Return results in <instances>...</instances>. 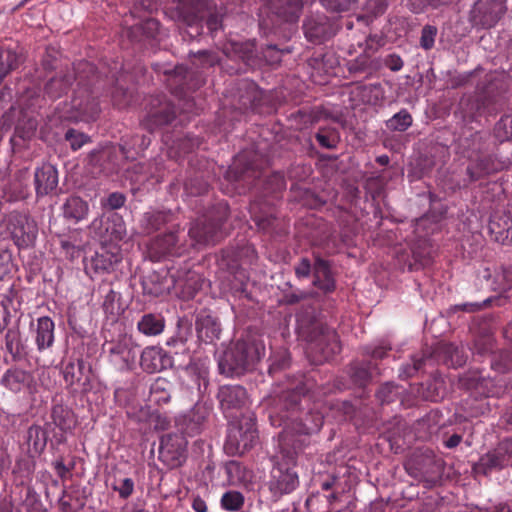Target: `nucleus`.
<instances>
[{
  "label": "nucleus",
  "mask_w": 512,
  "mask_h": 512,
  "mask_svg": "<svg viewBox=\"0 0 512 512\" xmlns=\"http://www.w3.org/2000/svg\"><path fill=\"white\" fill-rule=\"evenodd\" d=\"M306 396L294 390L282 391L268 402V418L274 427H283L280 434L279 453L271 471L269 490L276 497L293 492L299 485L298 474L293 470L297 458L310 444L309 436L318 432L324 422L323 415L304 409Z\"/></svg>",
  "instance_id": "1"
},
{
  "label": "nucleus",
  "mask_w": 512,
  "mask_h": 512,
  "mask_svg": "<svg viewBox=\"0 0 512 512\" xmlns=\"http://www.w3.org/2000/svg\"><path fill=\"white\" fill-rule=\"evenodd\" d=\"M97 80L96 67L88 61H80L72 69L61 70L51 77L44 85V94L51 100H57L66 95L76 82L72 108L79 113L82 120H95L100 113V106L92 86Z\"/></svg>",
  "instance_id": "2"
},
{
  "label": "nucleus",
  "mask_w": 512,
  "mask_h": 512,
  "mask_svg": "<svg viewBox=\"0 0 512 512\" xmlns=\"http://www.w3.org/2000/svg\"><path fill=\"white\" fill-rule=\"evenodd\" d=\"M296 332L307 342V353L316 364L331 360L341 352L339 336L316 317L314 306H302L296 314Z\"/></svg>",
  "instance_id": "3"
},
{
  "label": "nucleus",
  "mask_w": 512,
  "mask_h": 512,
  "mask_svg": "<svg viewBox=\"0 0 512 512\" xmlns=\"http://www.w3.org/2000/svg\"><path fill=\"white\" fill-rule=\"evenodd\" d=\"M256 154L247 152L240 153L235 158L233 164L226 172V178L233 182H244L247 185L257 187L262 184L264 195H276L282 192L286 187V181L283 173L277 171L265 177L261 181L263 175L255 163Z\"/></svg>",
  "instance_id": "4"
},
{
  "label": "nucleus",
  "mask_w": 512,
  "mask_h": 512,
  "mask_svg": "<svg viewBox=\"0 0 512 512\" xmlns=\"http://www.w3.org/2000/svg\"><path fill=\"white\" fill-rule=\"evenodd\" d=\"M264 348L258 344L237 341L219 359L218 366L221 374L239 376L253 368L260 360Z\"/></svg>",
  "instance_id": "5"
},
{
  "label": "nucleus",
  "mask_w": 512,
  "mask_h": 512,
  "mask_svg": "<svg viewBox=\"0 0 512 512\" xmlns=\"http://www.w3.org/2000/svg\"><path fill=\"white\" fill-rule=\"evenodd\" d=\"M229 421L224 449L229 455H242L250 450L258 440L255 418L249 412L240 419Z\"/></svg>",
  "instance_id": "6"
},
{
  "label": "nucleus",
  "mask_w": 512,
  "mask_h": 512,
  "mask_svg": "<svg viewBox=\"0 0 512 512\" xmlns=\"http://www.w3.org/2000/svg\"><path fill=\"white\" fill-rule=\"evenodd\" d=\"M259 25L271 31L280 22H295L300 17L304 0H260Z\"/></svg>",
  "instance_id": "7"
},
{
  "label": "nucleus",
  "mask_w": 512,
  "mask_h": 512,
  "mask_svg": "<svg viewBox=\"0 0 512 512\" xmlns=\"http://www.w3.org/2000/svg\"><path fill=\"white\" fill-rule=\"evenodd\" d=\"M217 399L224 416L229 420H237L245 415L243 410L248 404L246 389L240 385L220 386Z\"/></svg>",
  "instance_id": "8"
},
{
  "label": "nucleus",
  "mask_w": 512,
  "mask_h": 512,
  "mask_svg": "<svg viewBox=\"0 0 512 512\" xmlns=\"http://www.w3.org/2000/svg\"><path fill=\"white\" fill-rule=\"evenodd\" d=\"M148 106L147 114L141 121V125L150 133L172 123L176 117L174 105L167 101L165 96H152Z\"/></svg>",
  "instance_id": "9"
},
{
  "label": "nucleus",
  "mask_w": 512,
  "mask_h": 512,
  "mask_svg": "<svg viewBox=\"0 0 512 512\" xmlns=\"http://www.w3.org/2000/svg\"><path fill=\"white\" fill-rule=\"evenodd\" d=\"M506 0H478L470 11L473 26L484 29L494 27L506 13Z\"/></svg>",
  "instance_id": "10"
},
{
  "label": "nucleus",
  "mask_w": 512,
  "mask_h": 512,
  "mask_svg": "<svg viewBox=\"0 0 512 512\" xmlns=\"http://www.w3.org/2000/svg\"><path fill=\"white\" fill-rule=\"evenodd\" d=\"M204 83L205 78L201 72L189 70L183 65L176 66L168 75V85L172 92L179 97H185Z\"/></svg>",
  "instance_id": "11"
},
{
  "label": "nucleus",
  "mask_w": 512,
  "mask_h": 512,
  "mask_svg": "<svg viewBox=\"0 0 512 512\" xmlns=\"http://www.w3.org/2000/svg\"><path fill=\"white\" fill-rule=\"evenodd\" d=\"M306 39L313 44H322L336 34L334 23L324 14H312L303 22Z\"/></svg>",
  "instance_id": "12"
},
{
  "label": "nucleus",
  "mask_w": 512,
  "mask_h": 512,
  "mask_svg": "<svg viewBox=\"0 0 512 512\" xmlns=\"http://www.w3.org/2000/svg\"><path fill=\"white\" fill-rule=\"evenodd\" d=\"M187 441L182 434L168 433L161 437L159 458L178 466L184 459Z\"/></svg>",
  "instance_id": "13"
},
{
  "label": "nucleus",
  "mask_w": 512,
  "mask_h": 512,
  "mask_svg": "<svg viewBox=\"0 0 512 512\" xmlns=\"http://www.w3.org/2000/svg\"><path fill=\"white\" fill-rule=\"evenodd\" d=\"M212 405L205 402H197L192 409L183 416L182 431L188 436L200 434L206 427L212 413Z\"/></svg>",
  "instance_id": "14"
},
{
  "label": "nucleus",
  "mask_w": 512,
  "mask_h": 512,
  "mask_svg": "<svg viewBox=\"0 0 512 512\" xmlns=\"http://www.w3.org/2000/svg\"><path fill=\"white\" fill-rule=\"evenodd\" d=\"M87 164L91 167L92 174H112L119 169L117 152L115 148L94 150L87 157Z\"/></svg>",
  "instance_id": "15"
},
{
  "label": "nucleus",
  "mask_w": 512,
  "mask_h": 512,
  "mask_svg": "<svg viewBox=\"0 0 512 512\" xmlns=\"http://www.w3.org/2000/svg\"><path fill=\"white\" fill-rule=\"evenodd\" d=\"M224 54L236 60L243 61L247 66L255 67L259 65L258 52L254 40L247 41H229L224 45Z\"/></svg>",
  "instance_id": "16"
},
{
  "label": "nucleus",
  "mask_w": 512,
  "mask_h": 512,
  "mask_svg": "<svg viewBox=\"0 0 512 512\" xmlns=\"http://www.w3.org/2000/svg\"><path fill=\"white\" fill-rule=\"evenodd\" d=\"M37 351L42 353L53 347L55 342V323L48 316L37 318L36 323L30 324Z\"/></svg>",
  "instance_id": "17"
},
{
  "label": "nucleus",
  "mask_w": 512,
  "mask_h": 512,
  "mask_svg": "<svg viewBox=\"0 0 512 512\" xmlns=\"http://www.w3.org/2000/svg\"><path fill=\"white\" fill-rule=\"evenodd\" d=\"M505 162L495 154H484L475 158L467 167V175L471 181H477L484 176L503 170Z\"/></svg>",
  "instance_id": "18"
},
{
  "label": "nucleus",
  "mask_w": 512,
  "mask_h": 512,
  "mask_svg": "<svg viewBox=\"0 0 512 512\" xmlns=\"http://www.w3.org/2000/svg\"><path fill=\"white\" fill-rule=\"evenodd\" d=\"M239 103L245 110H252L255 112H262L261 108L266 104L264 92L258 87L256 83L249 80H242L239 83Z\"/></svg>",
  "instance_id": "19"
},
{
  "label": "nucleus",
  "mask_w": 512,
  "mask_h": 512,
  "mask_svg": "<svg viewBox=\"0 0 512 512\" xmlns=\"http://www.w3.org/2000/svg\"><path fill=\"white\" fill-rule=\"evenodd\" d=\"M141 368L147 373H156L172 366L171 357L161 348L146 347L140 357Z\"/></svg>",
  "instance_id": "20"
},
{
  "label": "nucleus",
  "mask_w": 512,
  "mask_h": 512,
  "mask_svg": "<svg viewBox=\"0 0 512 512\" xmlns=\"http://www.w3.org/2000/svg\"><path fill=\"white\" fill-rule=\"evenodd\" d=\"M405 470L417 480H429L439 474L437 462L428 455L411 458L405 463Z\"/></svg>",
  "instance_id": "21"
},
{
  "label": "nucleus",
  "mask_w": 512,
  "mask_h": 512,
  "mask_svg": "<svg viewBox=\"0 0 512 512\" xmlns=\"http://www.w3.org/2000/svg\"><path fill=\"white\" fill-rule=\"evenodd\" d=\"M195 329L198 339L202 342L213 343L220 338V323L216 317L207 311H201L197 314Z\"/></svg>",
  "instance_id": "22"
},
{
  "label": "nucleus",
  "mask_w": 512,
  "mask_h": 512,
  "mask_svg": "<svg viewBox=\"0 0 512 512\" xmlns=\"http://www.w3.org/2000/svg\"><path fill=\"white\" fill-rule=\"evenodd\" d=\"M444 379L438 373L433 374L426 382L412 388V392L425 401L437 402L445 395Z\"/></svg>",
  "instance_id": "23"
},
{
  "label": "nucleus",
  "mask_w": 512,
  "mask_h": 512,
  "mask_svg": "<svg viewBox=\"0 0 512 512\" xmlns=\"http://www.w3.org/2000/svg\"><path fill=\"white\" fill-rule=\"evenodd\" d=\"M33 382L32 373L19 367L7 369L1 378V384L13 393L29 389Z\"/></svg>",
  "instance_id": "24"
},
{
  "label": "nucleus",
  "mask_w": 512,
  "mask_h": 512,
  "mask_svg": "<svg viewBox=\"0 0 512 512\" xmlns=\"http://www.w3.org/2000/svg\"><path fill=\"white\" fill-rule=\"evenodd\" d=\"M35 189L38 197L46 196L58 185V171L51 164H43L34 175Z\"/></svg>",
  "instance_id": "25"
},
{
  "label": "nucleus",
  "mask_w": 512,
  "mask_h": 512,
  "mask_svg": "<svg viewBox=\"0 0 512 512\" xmlns=\"http://www.w3.org/2000/svg\"><path fill=\"white\" fill-rule=\"evenodd\" d=\"M50 418L51 421L46 422L45 426L50 428L51 432L58 428L61 432L65 433L71 431L76 425L73 411L62 404H56L52 407Z\"/></svg>",
  "instance_id": "26"
},
{
  "label": "nucleus",
  "mask_w": 512,
  "mask_h": 512,
  "mask_svg": "<svg viewBox=\"0 0 512 512\" xmlns=\"http://www.w3.org/2000/svg\"><path fill=\"white\" fill-rule=\"evenodd\" d=\"M223 226H190L188 235L197 244L216 245L225 238Z\"/></svg>",
  "instance_id": "27"
},
{
  "label": "nucleus",
  "mask_w": 512,
  "mask_h": 512,
  "mask_svg": "<svg viewBox=\"0 0 512 512\" xmlns=\"http://www.w3.org/2000/svg\"><path fill=\"white\" fill-rule=\"evenodd\" d=\"M313 285L324 293L335 290V280L328 261L317 257L313 266Z\"/></svg>",
  "instance_id": "28"
},
{
  "label": "nucleus",
  "mask_w": 512,
  "mask_h": 512,
  "mask_svg": "<svg viewBox=\"0 0 512 512\" xmlns=\"http://www.w3.org/2000/svg\"><path fill=\"white\" fill-rule=\"evenodd\" d=\"M121 141V154L126 160H129L134 159L137 155L146 150L151 143V138L146 135L134 134L123 137Z\"/></svg>",
  "instance_id": "29"
},
{
  "label": "nucleus",
  "mask_w": 512,
  "mask_h": 512,
  "mask_svg": "<svg viewBox=\"0 0 512 512\" xmlns=\"http://www.w3.org/2000/svg\"><path fill=\"white\" fill-rule=\"evenodd\" d=\"M462 146L467 150L468 158L473 161L490 151V136L488 133L475 132L470 137L465 138Z\"/></svg>",
  "instance_id": "30"
},
{
  "label": "nucleus",
  "mask_w": 512,
  "mask_h": 512,
  "mask_svg": "<svg viewBox=\"0 0 512 512\" xmlns=\"http://www.w3.org/2000/svg\"><path fill=\"white\" fill-rule=\"evenodd\" d=\"M505 465H507V460L496 447L481 456L473 466V470L478 474L488 475L494 470L502 469Z\"/></svg>",
  "instance_id": "31"
},
{
  "label": "nucleus",
  "mask_w": 512,
  "mask_h": 512,
  "mask_svg": "<svg viewBox=\"0 0 512 512\" xmlns=\"http://www.w3.org/2000/svg\"><path fill=\"white\" fill-rule=\"evenodd\" d=\"M408 245L415 261V265L418 264L423 267L431 262L434 256V248L429 238L419 237L415 240H410Z\"/></svg>",
  "instance_id": "32"
},
{
  "label": "nucleus",
  "mask_w": 512,
  "mask_h": 512,
  "mask_svg": "<svg viewBox=\"0 0 512 512\" xmlns=\"http://www.w3.org/2000/svg\"><path fill=\"white\" fill-rule=\"evenodd\" d=\"M209 4L207 6H201L200 4L197 5V3H186L182 4L183 6H187L194 10L196 13L201 14L202 18H206V25L207 28L211 32H215L219 30L222 26V16L223 14L217 9L216 5L214 4L213 0H209Z\"/></svg>",
  "instance_id": "33"
},
{
  "label": "nucleus",
  "mask_w": 512,
  "mask_h": 512,
  "mask_svg": "<svg viewBox=\"0 0 512 512\" xmlns=\"http://www.w3.org/2000/svg\"><path fill=\"white\" fill-rule=\"evenodd\" d=\"M165 328V319L161 314L146 313L137 322L138 331L149 337L160 335Z\"/></svg>",
  "instance_id": "34"
},
{
  "label": "nucleus",
  "mask_w": 512,
  "mask_h": 512,
  "mask_svg": "<svg viewBox=\"0 0 512 512\" xmlns=\"http://www.w3.org/2000/svg\"><path fill=\"white\" fill-rule=\"evenodd\" d=\"M88 204L78 196L69 197L63 205V216L67 221L75 223L86 219Z\"/></svg>",
  "instance_id": "35"
},
{
  "label": "nucleus",
  "mask_w": 512,
  "mask_h": 512,
  "mask_svg": "<svg viewBox=\"0 0 512 512\" xmlns=\"http://www.w3.org/2000/svg\"><path fill=\"white\" fill-rule=\"evenodd\" d=\"M249 212L255 224H271L275 219V208L268 200H255L250 204Z\"/></svg>",
  "instance_id": "36"
},
{
  "label": "nucleus",
  "mask_w": 512,
  "mask_h": 512,
  "mask_svg": "<svg viewBox=\"0 0 512 512\" xmlns=\"http://www.w3.org/2000/svg\"><path fill=\"white\" fill-rule=\"evenodd\" d=\"M20 65V55L9 46L0 45V84Z\"/></svg>",
  "instance_id": "37"
},
{
  "label": "nucleus",
  "mask_w": 512,
  "mask_h": 512,
  "mask_svg": "<svg viewBox=\"0 0 512 512\" xmlns=\"http://www.w3.org/2000/svg\"><path fill=\"white\" fill-rule=\"evenodd\" d=\"M103 247L117 245L126 237V226H94Z\"/></svg>",
  "instance_id": "38"
},
{
  "label": "nucleus",
  "mask_w": 512,
  "mask_h": 512,
  "mask_svg": "<svg viewBox=\"0 0 512 512\" xmlns=\"http://www.w3.org/2000/svg\"><path fill=\"white\" fill-rule=\"evenodd\" d=\"M5 345L13 360H21L28 355V348L21 338L18 329H8L5 335Z\"/></svg>",
  "instance_id": "39"
},
{
  "label": "nucleus",
  "mask_w": 512,
  "mask_h": 512,
  "mask_svg": "<svg viewBox=\"0 0 512 512\" xmlns=\"http://www.w3.org/2000/svg\"><path fill=\"white\" fill-rule=\"evenodd\" d=\"M84 270L92 277V274L108 272L113 265V256L96 252L90 258H84Z\"/></svg>",
  "instance_id": "40"
},
{
  "label": "nucleus",
  "mask_w": 512,
  "mask_h": 512,
  "mask_svg": "<svg viewBox=\"0 0 512 512\" xmlns=\"http://www.w3.org/2000/svg\"><path fill=\"white\" fill-rule=\"evenodd\" d=\"M374 370H377V366L372 365L371 361H354L350 365L349 374L355 385L364 387L372 378Z\"/></svg>",
  "instance_id": "41"
},
{
  "label": "nucleus",
  "mask_w": 512,
  "mask_h": 512,
  "mask_svg": "<svg viewBox=\"0 0 512 512\" xmlns=\"http://www.w3.org/2000/svg\"><path fill=\"white\" fill-rule=\"evenodd\" d=\"M160 23L154 18H148L143 22L134 25L129 30V36L137 41L144 39H156L159 34Z\"/></svg>",
  "instance_id": "42"
},
{
  "label": "nucleus",
  "mask_w": 512,
  "mask_h": 512,
  "mask_svg": "<svg viewBox=\"0 0 512 512\" xmlns=\"http://www.w3.org/2000/svg\"><path fill=\"white\" fill-rule=\"evenodd\" d=\"M51 429L37 424L31 425L27 430V442L35 453H42L47 445L48 435Z\"/></svg>",
  "instance_id": "43"
},
{
  "label": "nucleus",
  "mask_w": 512,
  "mask_h": 512,
  "mask_svg": "<svg viewBox=\"0 0 512 512\" xmlns=\"http://www.w3.org/2000/svg\"><path fill=\"white\" fill-rule=\"evenodd\" d=\"M136 170H146V175L144 177H137L135 179V184L138 185H144L149 181L159 183L163 180L164 177L162 162L156 159L144 163H137Z\"/></svg>",
  "instance_id": "44"
},
{
  "label": "nucleus",
  "mask_w": 512,
  "mask_h": 512,
  "mask_svg": "<svg viewBox=\"0 0 512 512\" xmlns=\"http://www.w3.org/2000/svg\"><path fill=\"white\" fill-rule=\"evenodd\" d=\"M387 8L388 0H367L362 7L361 13L357 15V20L368 25L383 15Z\"/></svg>",
  "instance_id": "45"
},
{
  "label": "nucleus",
  "mask_w": 512,
  "mask_h": 512,
  "mask_svg": "<svg viewBox=\"0 0 512 512\" xmlns=\"http://www.w3.org/2000/svg\"><path fill=\"white\" fill-rule=\"evenodd\" d=\"M229 215V206L226 201L220 200L209 207L203 214V221L198 224H224Z\"/></svg>",
  "instance_id": "46"
},
{
  "label": "nucleus",
  "mask_w": 512,
  "mask_h": 512,
  "mask_svg": "<svg viewBox=\"0 0 512 512\" xmlns=\"http://www.w3.org/2000/svg\"><path fill=\"white\" fill-rule=\"evenodd\" d=\"M510 271L503 268L501 275H497L495 279H491L492 274L490 268L485 267L478 273V278L485 280L487 285L493 291L505 292L509 287Z\"/></svg>",
  "instance_id": "47"
},
{
  "label": "nucleus",
  "mask_w": 512,
  "mask_h": 512,
  "mask_svg": "<svg viewBox=\"0 0 512 512\" xmlns=\"http://www.w3.org/2000/svg\"><path fill=\"white\" fill-rule=\"evenodd\" d=\"M141 285L143 293L152 297H159L169 289L164 279L156 272L144 276Z\"/></svg>",
  "instance_id": "48"
},
{
  "label": "nucleus",
  "mask_w": 512,
  "mask_h": 512,
  "mask_svg": "<svg viewBox=\"0 0 512 512\" xmlns=\"http://www.w3.org/2000/svg\"><path fill=\"white\" fill-rule=\"evenodd\" d=\"M178 239L174 232L156 236L151 242V249L159 256L175 253Z\"/></svg>",
  "instance_id": "49"
},
{
  "label": "nucleus",
  "mask_w": 512,
  "mask_h": 512,
  "mask_svg": "<svg viewBox=\"0 0 512 512\" xmlns=\"http://www.w3.org/2000/svg\"><path fill=\"white\" fill-rule=\"evenodd\" d=\"M11 236L18 247H29L36 240L37 226H12Z\"/></svg>",
  "instance_id": "50"
},
{
  "label": "nucleus",
  "mask_w": 512,
  "mask_h": 512,
  "mask_svg": "<svg viewBox=\"0 0 512 512\" xmlns=\"http://www.w3.org/2000/svg\"><path fill=\"white\" fill-rule=\"evenodd\" d=\"M170 382L164 378H157L150 387V399L158 405L167 404L171 399Z\"/></svg>",
  "instance_id": "51"
},
{
  "label": "nucleus",
  "mask_w": 512,
  "mask_h": 512,
  "mask_svg": "<svg viewBox=\"0 0 512 512\" xmlns=\"http://www.w3.org/2000/svg\"><path fill=\"white\" fill-rule=\"evenodd\" d=\"M491 369L498 373H508L512 370V351L500 349L491 354Z\"/></svg>",
  "instance_id": "52"
},
{
  "label": "nucleus",
  "mask_w": 512,
  "mask_h": 512,
  "mask_svg": "<svg viewBox=\"0 0 512 512\" xmlns=\"http://www.w3.org/2000/svg\"><path fill=\"white\" fill-rule=\"evenodd\" d=\"M109 361L114 365L123 367L127 365L129 357V347L123 342H112L108 347Z\"/></svg>",
  "instance_id": "53"
},
{
  "label": "nucleus",
  "mask_w": 512,
  "mask_h": 512,
  "mask_svg": "<svg viewBox=\"0 0 512 512\" xmlns=\"http://www.w3.org/2000/svg\"><path fill=\"white\" fill-rule=\"evenodd\" d=\"M412 115L406 109H401L386 121V127L391 131L404 132L412 126Z\"/></svg>",
  "instance_id": "54"
},
{
  "label": "nucleus",
  "mask_w": 512,
  "mask_h": 512,
  "mask_svg": "<svg viewBox=\"0 0 512 512\" xmlns=\"http://www.w3.org/2000/svg\"><path fill=\"white\" fill-rule=\"evenodd\" d=\"M356 91L361 101L366 104L375 105L382 98V87L379 83L358 85Z\"/></svg>",
  "instance_id": "55"
},
{
  "label": "nucleus",
  "mask_w": 512,
  "mask_h": 512,
  "mask_svg": "<svg viewBox=\"0 0 512 512\" xmlns=\"http://www.w3.org/2000/svg\"><path fill=\"white\" fill-rule=\"evenodd\" d=\"M244 503V495L236 490L226 491L220 499V505L222 509L230 512L241 510L244 506Z\"/></svg>",
  "instance_id": "56"
},
{
  "label": "nucleus",
  "mask_w": 512,
  "mask_h": 512,
  "mask_svg": "<svg viewBox=\"0 0 512 512\" xmlns=\"http://www.w3.org/2000/svg\"><path fill=\"white\" fill-rule=\"evenodd\" d=\"M318 144L325 149H334L340 141V135L336 128H320L315 134Z\"/></svg>",
  "instance_id": "57"
},
{
  "label": "nucleus",
  "mask_w": 512,
  "mask_h": 512,
  "mask_svg": "<svg viewBox=\"0 0 512 512\" xmlns=\"http://www.w3.org/2000/svg\"><path fill=\"white\" fill-rule=\"evenodd\" d=\"M84 361L77 359L75 361H69L63 368V378L67 385L73 386L79 382L83 374Z\"/></svg>",
  "instance_id": "58"
},
{
  "label": "nucleus",
  "mask_w": 512,
  "mask_h": 512,
  "mask_svg": "<svg viewBox=\"0 0 512 512\" xmlns=\"http://www.w3.org/2000/svg\"><path fill=\"white\" fill-rule=\"evenodd\" d=\"M430 359V356L421 354L420 356L415 355L411 358V363H407L399 369V377L403 380L413 377L419 372L425 365L426 361Z\"/></svg>",
  "instance_id": "59"
},
{
  "label": "nucleus",
  "mask_w": 512,
  "mask_h": 512,
  "mask_svg": "<svg viewBox=\"0 0 512 512\" xmlns=\"http://www.w3.org/2000/svg\"><path fill=\"white\" fill-rule=\"evenodd\" d=\"M402 391L403 388L401 386H398L392 382H387L382 384L377 390L376 398L381 404H389L394 402Z\"/></svg>",
  "instance_id": "60"
},
{
  "label": "nucleus",
  "mask_w": 512,
  "mask_h": 512,
  "mask_svg": "<svg viewBox=\"0 0 512 512\" xmlns=\"http://www.w3.org/2000/svg\"><path fill=\"white\" fill-rule=\"evenodd\" d=\"M225 471L230 484H240L247 480L246 468L238 461L231 460L226 463Z\"/></svg>",
  "instance_id": "61"
},
{
  "label": "nucleus",
  "mask_w": 512,
  "mask_h": 512,
  "mask_svg": "<svg viewBox=\"0 0 512 512\" xmlns=\"http://www.w3.org/2000/svg\"><path fill=\"white\" fill-rule=\"evenodd\" d=\"M102 309L106 316L112 321H115L121 313V307L119 304V295L112 289H110L105 295Z\"/></svg>",
  "instance_id": "62"
},
{
  "label": "nucleus",
  "mask_w": 512,
  "mask_h": 512,
  "mask_svg": "<svg viewBox=\"0 0 512 512\" xmlns=\"http://www.w3.org/2000/svg\"><path fill=\"white\" fill-rule=\"evenodd\" d=\"M494 136L500 142L512 139V115H504L494 126Z\"/></svg>",
  "instance_id": "63"
},
{
  "label": "nucleus",
  "mask_w": 512,
  "mask_h": 512,
  "mask_svg": "<svg viewBox=\"0 0 512 512\" xmlns=\"http://www.w3.org/2000/svg\"><path fill=\"white\" fill-rule=\"evenodd\" d=\"M491 239L502 245L512 244V226H484Z\"/></svg>",
  "instance_id": "64"
}]
</instances>
